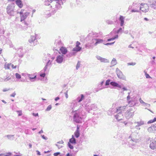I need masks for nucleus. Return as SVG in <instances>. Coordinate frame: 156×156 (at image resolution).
Returning <instances> with one entry per match:
<instances>
[{"label": "nucleus", "mask_w": 156, "mask_h": 156, "mask_svg": "<svg viewBox=\"0 0 156 156\" xmlns=\"http://www.w3.org/2000/svg\"><path fill=\"white\" fill-rule=\"evenodd\" d=\"M27 75V77H28L30 78V80L32 82H33L34 81V80L36 78V76L34 75H32V74H28L27 75Z\"/></svg>", "instance_id": "23"}, {"label": "nucleus", "mask_w": 156, "mask_h": 156, "mask_svg": "<svg viewBox=\"0 0 156 156\" xmlns=\"http://www.w3.org/2000/svg\"><path fill=\"white\" fill-rule=\"evenodd\" d=\"M130 93V92H129L128 93V95L127 97V99L128 102L129 101V100L130 99V96H129Z\"/></svg>", "instance_id": "54"}, {"label": "nucleus", "mask_w": 156, "mask_h": 156, "mask_svg": "<svg viewBox=\"0 0 156 156\" xmlns=\"http://www.w3.org/2000/svg\"><path fill=\"white\" fill-rule=\"evenodd\" d=\"M106 22L108 24H113V21L109 20H107Z\"/></svg>", "instance_id": "45"}, {"label": "nucleus", "mask_w": 156, "mask_h": 156, "mask_svg": "<svg viewBox=\"0 0 156 156\" xmlns=\"http://www.w3.org/2000/svg\"><path fill=\"white\" fill-rule=\"evenodd\" d=\"M16 94V93L15 92H14L10 95V96L14 97Z\"/></svg>", "instance_id": "62"}, {"label": "nucleus", "mask_w": 156, "mask_h": 156, "mask_svg": "<svg viewBox=\"0 0 156 156\" xmlns=\"http://www.w3.org/2000/svg\"><path fill=\"white\" fill-rule=\"evenodd\" d=\"M122 31V28H120L116 32V33L119 34V33L121 32Z\"/></svg>", "instance_id": "49"}, {"label": "nucleus", "mask_w": 156, "mask_h": 156, "mask_svg": "<svg viewBox=\"0 0 156 156\" xmlns=\"http://www.w3.org/2000/svg\"><path fill=\"white\" fill-rule=\"evenodd\" d=\"M76 144V140L74 138L73 135L72 136V137L69 139V141L68 142V146L71 149L73 148V146L71 144Z\"/></svg>", "instance_id": "8"}, {"label": "nucleus", "mask_w": 156, "mask_h": 156, "mask_svg": "<svg viewBox=\"0 0 156 156\" xmlns=\"http://www.w3.org/2000/svg\"><path fill=\"white\" fill-rule=\"evenodd\" d=\"M17 112L19 113L18 114V116H20L22 115V111L21 110H19V111H17Z\"/></svg>", "instance_id": "51"}, {"label": "nucleus", "mask_w": 156, "mask_h": 156, "mask_svg": "<svg viewBox=\"0 0 156 156\" xmlns=\"http://www.w3.org/2000/svg\"><path fill=\"white\" fill-rule=\"evenodd\" d=\"M144 124V122L141 121L139 122H135L134 123L135 125V128L138 130L140 129V128L139 127L143 125Z\"/></svg>", "instance_id": "16"}, {"label": "nucleus", "mask_w": 156, "mask_h": 156, "mask_svg": "<svg viewBox=\"0 0 156 156\" xmlns=\"http://www.w3.org/2000/svg\"><path fill=\"white\" fill-rule=\"evenodd\" d=\"M48 67L49 66H48L46 65L42 71L47 74L49 72V68Z\"/></svg>", "instance_id": "30"}, {"label": "nucleus", "mask_w": 156, "mask_h": 156, "mask_svg": "<svg viewBox=\"0 0 156 156\" xmlns=\"http://www.w3.org/2000/svg\"><path fill=\"white\" fill-rule=\"evenodd\" d=\"M46 74L47 73L44 72V73H41L40 74V76L41 77H44L45 76Z\"/></svg>", "instance_id": "44"}, {"label": "nucleus", "mask_w": 156, "mask_h": 156, "mask_svg": "<svg viewBox=\"0 0 156 156\" xmlns=\"http://www.w3.org/2000/svg\"><path fill=\"white\" fill-rule=\"evenodd\" d=\"M80 62L78 61L77 64L76 69L77 70L80 67Z\"/></svg>", "instance_id": "42"}, {"label": "nucleus", "mask_w": 156, "mask_h": 156, "mask_svg": "<svg viewBox=\"0 0 156 156\" xmlns=\"http://www.w3.org/2000/svg\"><path fill=\"white\" fill-rule=\"evenodd\" d=\"M139 12V10L138 9H132L131 10V12Z\"/></svg>", "instance_id": "56"}, {"label": "nucleus", "mask_w": 156, "mask_h": 156, "mask_svg": "<svg viewBox=\"0 0 156 156\" xmlns=\"http://www.w3.org/2000/svg\"><path fill=\"white\" fill-rule=\"evenodd\" d=\"M126 106H120L118 108H112L109 111L111 112L112 114H114L117 113V114L115 115V118L118 120H121L122 119V113L125 109H126Z\"/></svg>", "instance_id": "3"}, {"label": "nucleus", "mask_w": 156, "mask_h": 156, "mask_svg": "<svg viewBox=\"0 0 156 156\" xmlns=\"http://www.w3.org/2000/svg\"><path fill=\"white\" fill-rule=\"evenodd\" d=\"M63 3L62 1L61 0H55L53 1L51 5L50 6V7L51 8L52 7L53 4H55V8L57 9L61 8V5H62Z\"/></svg>", "instance_id": "7"}, {"label": "nucleus", "mask_w": 156, "mask_h": 156, "mask_svg": "<svg viewBox=\"0 0 156 156\" xmlns=\"http://www.w3.org/2000/svg\"><path fill=\"white\" fill-rule=\"evenodd\" d=\"M139 100L140 103L141 104H143V105L144 106V104L145 103V102H144L141 99V98H139Z\"/></svg>", "instance_id": "50"}, {"label": "nucleus", "mask_w": 156, "mask_h": 156, "mask_svg": "<svg viewBox=\"0 0 156 156\" xmlns=\"http://www.w3.org/2000/svg\"><path fill=\"white\" fill-rule=\"evenodd\" d=\"M11 64H5L4 65V68L5 69H9L10 66Z\"/></svg>", "instance_id": "37"}, {"label": "nucleus", "mask_w": 156, "mask_h": 156, "mask_svg": "<svg viewBox=\"0 0 156 156\" xmlns=\"http://www.w3.org/2000/svg\"><path fill=\"white\" fill-rule=\"evenodd\" d=\"M104 87H101V88L100 89H95L94 90V91H95V92H98V91H99V90H101L102 89H103V88H104Z\"/></svg>", "instance_id": "55"}, {"label": "nucleus", "mask_w": 156, "mask_h": 156, "mask_svg": "<svg viewBox=\"0 0 156 156\" xmlns=\"http://www.w3.org/2000/svg\"><path fill=\"white\" fill-rule=\"evenodd\" d=\"M148 131L150 133L156 132V125H152L147 129Z\"/></svg>", "instance_id": "20"}, {"label": "nucleus", "mask_w": 156, "mask_h": 156, "mask_svg": "<svg viewBox=\"0 0 156 156\" xmlns=\"http://www.w3.org/2000/svg\"><path fill=\"white\" fill-rule=\"evenodd\" d=\"M102 36V33H97L96 32H92L90 33L88 35L87 37L90 40L91 39V44H94V45L97 46L98 44L102 43L103 41L102 39L99 38Z\"/></svg>", "instance_id": "2"}, {"label": "nucleus", "mask_w": 156, "mask_h": 156, "mask_svg": "<svg viewBox=\"0 0 156 156\" xmlns=\"http://www.w3.org/2000/svg\"><path fill=\"white\" fill-rule=\"evenodd\" d=\"M29 41L31 45H35L38 43L36 37L35 36H31L29 40Z\"/></svg>", "instance_id": "10"}, {"label": "nucleus", "mask_w": 156, "mask_h": 156, "mask_svg": "<svg viewBox=\"0 0 156 156\" xmlns=\"http://www.w3.org/2000/svg\"><path fill=\"white\" fill-rule=\"evenodd\" d=\"M117 63L116 59L115 58H113L111 62V64L113 66L115 65Z\"/></svg>", "instance_id": "34"}, {"label": "nucleus", "mask_w": 156, "mask_h": 156, "mask_svg": "<svg viewBox=\"0 0 156 156\" xmlns=\"http://www.w3.org/2000/svg\"><path fill=\"white\" fill-rule=\"evenodd\" d=\"M90 102V99L88 98L86 99L82 102V105L83 107L85 108L86 110L90 112L91 110L94 111L96 110L97 107L94 104H92L90 105H88V104Z\"/></svg>", "instance_id": "4"}, {"label": "nucleus", "mask_w": 156, "mask_h": 156, "mask_svg": "<svg viewBox=\"0 0 156 156\" xmlns=\"http://www.w3.org/2000/svg\"><path fill=\"white\" fill-rule=\"evenodd\" d=\"M136 64L135 62H131V63H128V65H132V66H134Z\"/></svg>", "instance_id": "52"}, {"label": "nucleus", "mask_w": 156, "mask_h": 156, "mask_svg": "<svg viewBox=\"0 0 156 156\" xmlns=\"http://www.w3.org/2000/svg\"><path fill=\"white\" fill-rule=\"evenodd\" d=\"M86 99H85L84 96L83 94H81L80 96H78L77 98L74 99L77 101H78L79 103H81V102L83 101V102Z\"/></svg>", "instance_id": "17"}, {"label": "nucleus", "mask_w": 156, "mask_h": 156, "mask_svg": "<svg viewBox=\"0 0 156 156\" xmlns=\"http://www.w3.org/2000/svg\"><path fill=\"white\" fill-rule=\"evenodd\" d=\"M74 135L77 138H78L80 135V132H79V127H77V128L75 132H74Z\"/></svg>", "instance_id": "29"}, {"label": "nucleus", "mask_w": 156, "mask_h": 156, "mask_svg": "<svg viewBox=\"0 0 156 156\" xmlns=\"http://www.w3.org/2000/svg\"><path fill=\"white\" fill-rule=\"evenodd\" d=\"M60 154V152H58L54 153V156H58V155H59Z\"/></svg>", "instance_id": "58"}, {"label": "nucleus", "mask_w": 156, "mask_h": 156, "mask_svg": "<svg viewBox=\"0 0 156 156\" xmlns=\"http://www.w3.org/2000/svg\"><path fill=\"white\" fill-rule=\"evenodd\" d=\"M15 76L16 78L17 79H20L21 78V75L17 73L15 74Z\"/></svg>", "instance_id": "39"}, {"label": "nucleus", "mask_w": 156, "mask_h": 156, "mask_svg": "<svg viewBox=\"0 0 156 156\" xmlns=\"http://www.w3.org/2000/svg\"><path fill=\"white\" fill-rule=\"evenodd\" d=\"M116 72L118 78L122 80L125 79V76L123 75L122 72L118 68L116 69Z\"/></svg>", "instance_id": "12"}, {"label": "nucleus", "mask_w": 156, "mask_h": 156, "mask_svg": "<svg viewBox=\"0 0 156 156\" xmlns=\"http://www.w3.org/2000/svg\"><path fill=\"white\" fill-rule=\"evenodd\" d=\"M56 12V10L51 8L49 10H45L44 11V15L46 17H49L51 15H54Z\"/></svg>", "instance_id": "6"}, {"label": "nucleus", "mask_w": 156, "mask_h": 156, "mask_svg": "<svg viewBox=\"0 0 156 156\" xmlns=\"http://www.w3.org/2000/svg\"><path fill=\"white\" fill-rule=\"evenodd\" d=\"M60 50L61 52L63 55H65L67 52V50L66 48L62 47L60 48Z\"/></svg>", "instance_id": "28"}, {"label": "nucleus", "mask_w": 156, "mask_h": 156, "mask_svg": "<svg viewBox=\"0 0 156 156\" xmlns=\"http://www.w3.org/2000/svg\"><path fill=\"white\" fill-rule=\"evenodd\" d=\"M149 147L152 150L156 149V140L151 141Z\"/></svg>", "instance_id": "18"}, {"label": "nucleus", "mask_w": 156, "mask_h": 156, "mask_svg": "<svg viewBox=\"0 0 156 156\" xmlns=\"http://www.w3.org/2000/svg\"><path fill=\"white\" fill-rule=\"evenodd\" d=\"M148 2L149 5L151 8L156 9V0H146Z\"/></svg>", "instance_id": "13"}, {"label": "nucleus", "mask_w": 156, "mask_h": 156, "mask_svg": "<svg viewBox=\"0 0 156 156\" xmlns=\"http://www.w3.org/2000/svg\"><path fill=\"white\" fill-rule=\"evenodd\" d=\"M66 98H68V90H67V91L65 93H64Z\"/></svg>", "instance_id": "60"}, {"label": "nucleus", "mask_w": 156, "mask_h": 156, "mask_svg": "<svg viewBox=\"0 0 156 156\" xmlns=\"http://www.w3.org/2000/svg\"><path fill=\"white\" fill-rule=\"evenodd\" d=\"M115 42H113L112 43H108L106 44H104L106 45H112Z\"/></svg>", "instance_id": "48"}, {"label": "nucleus", "mask_w": 156, "mask_h": 156, "mask_svg": "<svg viewBox=\"0 0 156 156\" xmlns=\"http://www.w3.org/2000/svg\"><path fill=\"white\" fill-rule=\"evenodd\" d=\"M17 53L19 55V57H22L23 55V52L22 48H18L17 50Z\"/></svg>", "instance_id": "26"}, {"label": "nucleus", "mask_w": 156, "mask_h": 156, "mask_svg": "<svg viewBox=\"0 0 156 156\" xmlns=\"http://www.w3.org/2000/svg\"><path fill=\"white\" fill-rule=\"evenodd\" d=\"M118 35H115L114 36V37L112 38H111L108 39L107 40V41H113V40H115L116 39H117L118 38Z\"/></svg>", "instance_id": "35"}, {"label": "nucleus", "mask_w": 156, "mask_h": 156, "mask_svg": "<svg viewBox=\"0 0 156 156\" xmlns=\"http://www.w3.org/2000/svg\"><path fill=\"white\" fill-rule=\"evenodd\" d=\"M139 99L137 98L136 97L134 96L133 97L132 100L136 104H138V100Z\"/></svg>", "instance_id": "32"}, {"label": "nucleus", "mask_w": 156, "mask_h": 156, "mask_svg": "<svg viewBox=\"0 0 156 156\" xmlns=\"http://www.w3.org/2000/svg\"><path fill=\"white\" fill-rule=\"evenodd\" d=\"M134 115L133 111L132 110H128L125 112V116L127 119H129Z\"/></svg>", "instance_id": "14"}, {"label": "nucleus", "mask_w": 156, "mask_h": 156, "mask_svg": "<svg viewBox=\"0 0 156 156\" xmlns=\"http://www.w3.org/2000/svg\"><path fill=\"white\" fill-rule=\"evenodd\" d=\"M16 4L20 8H21L23 5L22 1L21 0H16L15 2Z\"/></svg>", "instance_id": "24"}, {"label": "nucleus", "mask_w": 156, "mask_h": 156, "mask_svg": "<svg viewBox=\"0 0 156 156\" xmlns=\"http://www.w3.org/2000/svg\"><path fill=\"white\" fill-rule=\"evenodd\" d=\"M52 108V106L51 105H49L47 107V108L46 109V111H49Z\"/></svg>", "instance_id": "40"}, {"label": "nucleus", "mask_w": 156, "mask_h": 156, "mask_svg": "<svg viewBox=\"0 0 156 156\" xmlns=\"http://www.w3.org/2000/svg\"><path fill=\"white\" fill-rule=\"evenodd\" d=\"M82 48L81 47H77L76 46L72 50L73 52L70 53L69 54L67 55V56L68 57H71L72 56L75 55L76 53L80 51L81 50Z\"/></svg>", "instance_id": "9"}, {"label": "nucleus", "mask_w": 156, "mask_h": 156, "mask_svg": "<svg viewBox=\"0 0 156 156\" xmlns=\"http://www.w3.org/2000/svg\"><path fill=\"white\" fill-rule=\"evenodd\" d=\"M51 62L52 61H51L50 60H49L48 61L46 65L49 66L51 64Z\"/></svg>", "instance_id": "43"}, {"label": "nucleus", "mask_w": 156, "mask_h": 156, "mask_svg": "<svg viewBox=\"0 0 156 156\" xmlns=\"http://www.w3.org/2000/svg\"><path fill=\"white\" fill-rule=\"evenodd\" d=\"M96 58L99 60H100L101 62H108L109 60L107 59L101 57L99 56H96Z\"/></svg>", "instance_id": "21"}, {"label": "nucleus", "mask_w": 156, "mask_h": 156, "mask_svg": "<svg viewBox=\"0 0 156 156\" xmlns=\"http://www.w3.org/2000/svg\"><path fill=\"white\" fill-rule=\"evenodd\" d=\"M80 43L78 41H77L76 43V46L77 47H80L79 46L80 45Z\"/></svg>", "instance_id": "53"}, {"label": "nucleus", "mask_w": 156, "mask_h": 156, "mask_svg": "<svg viewBox=\"0 0 156 156\" xmlns=\"http://www.w3.org/2000/svg\"><path fill=\"white\" fill-rule=\"evenodd\" d=\"M15 6L13 4L9 5L6 8L7 12V14L10 16H14L15 14L14 11Z\"/></svg>", "instance_id": "5"}, {"label": "nucleus", "mask_w": 156, "mask_h": 156, "mask_svg": "<svg viewBox=\"0 0 156 156\" xmlns=\"http://www.w3.org/2000/svg\"><path fill=\"white\" fill-rule=\"evenodd\" d=\"M110 80H107L105 82V85L106 86L108 85L109 84H110Z\"/></svg>", "instance_id": "46"}, {"label": "nucleus", "mask_w": 156, "mask_h": 156, "mask_svg": "<svg viewBox=\"0 0 156 156\" xmlns=\"http://www.w3.org/2000/svg\"><path fill=\"white\" fill-rule=\"evenodd\" d=\"M11 154V153H8L6 154H0V156H10Z\"/></svg>", "instance_id": "41"}, {"label": "nucleus", "mask_w": 156, "mask_h": 156, "mask_svg": "<svg viewBox=\"0 0 156 156\" xmlns=\"http://www.w3.org/2000/svg\"><path fill=\"white\" fill-rule=\"evenodd\" d=\"M155 121H156V118H154L153 119L151 120L148 121L147 122V123H151Z\"/></svg>", "instance_id": "38"}, {"label": "nucleus", "mask_w": 156, "mask_h": 156, "mask_svg": "<svg viewBox=\"0 0 156 156\" xmlns=\"http://www.w3.org/2000/svg\"><path fill=\"white\" fill-rule=\"evenodd\" d=\"M11 79V77H9V76L7 77L6 78H5L4 80L5 81H7Z\"/></svg>", "instance_id": "47"}, {"label": "nucleus", "mask_w": 156, "mask_h": 156, "mask_svg": "<svg viewBox=\"0 0 156 156\" xmlns=\"http://www.w3.org/2000/svg\"><path fill=\"white\" fill-rule=\"evenodd\" d=\"M14 135H9L6 136L8 139L10 140H13L14 139Z\"/></svg>", "instance_id": "36"}, {"label": "nucleus", "mask_w": 156, "mask_h": 156, "mask_svg": "<svg viewBox=\"0 0 156 156\" xmlns=\"http://www.w3.org/2000/svg\"><path fill=\"white\" fill-rule=\"evenodd\" d=\"M140 5V10L144 12H146L148 11L149 6L147 4L141 3Z\"/></svg>", "instance_id": "11"}, {"label": "nucleus", "mask_w": 156, "mask_h": 156, "mask_svg": "<svg viewBox=\"0 0 156 156\" xmlns=\"http://www.w3.org/2000/svg\"><path fill=\"white\" fill-rule=\"evenodd\" d=\"M129 106L130 107L133 106L135 105H137L135 102H134L132 100L129 101Z\"/></svg>", "instance_id": "33"}, {"label": "nucleus", "mask_w": 156, "mask_h": 156, "mask_svg": "<svg viewBox=\"0 0 156 156\" xmlns=\"http://www.w3.org/2000/svg\"><path fill=\"white\" fill-rule=\"evenodd\" d=\"M53 1L52 0H45L44 2V5H49L50 3H52Z\"/></svg>", "instance_id": "31"}, {"label": "nucleus", "mask_w": 156, "mask_h": 156, "mask_svg": "<svg viewBox=\"0 0 156 156\" xmlns=\"http://www.w3.org/2000/svg\"><path fill=\"white\" fill-rule=\"evenodd\" d=\"M41 136L42 138L44 139L45 140H47L48 139V138L45 136L44 135H41Z\"/></svg>", "instance_id": "59"}, {"label": "nucleus", "mask_w": 156, "mask_h": 156, "mask_svg": "<svg viewBox=\"0 0 156 156\" xmlns=\"http://www.w3.org/2000/svg\"><path fill=\"white\" fill-rule=\"evenodd\" d=\"M144 106H147V107H150V105L149 104H147V103H145L144 104Z\"/></svg>", "instance_id": "61"}, {"label": "nucleus", "mask_w": 156, "mask_h": 156, "mask_svg": "<svg viewBox=\"0 0 156 156\" xmlns=\"http://www.w3.org/2000/svg\"><path fill=\"white\" fill-rule=\"evenodd\" d=\"M32 115L34 116L35 117L36 116H38V113H33Z\"/></svg>", "instance_id": "63"}, {"label": "nucleus", "mask_w": 156, "mask_h": 156, "mask_svg": "<svg viewBox=\"0 0 156 156\" xmlns=\"http://www.w3.org/2000/svg\"><path fill=\"white\" fill-rule=\"evenodd\" d=\"M23 11H24V10L21 9L20 12H19L21 16V15H22L23 14ZM17 13H19V12H17Z\"/></svg>", "instance_id": "57"}, {"label": "nucleus", "mask_w": 156, "mask_h": 156, "mask_svg": "<svg viewBox=\"0 0 156 156\" xmlns=\"http://www.w3.org/2000/svg\"><path fill=\"white\" fill-rule=\"evenodd\" d=\"M110 84L114 87H118L120 88H122L121 85L115 82H111L110 83Z\"/></svg>", "instance_id": "25"}, {"label": "nucleus", "mask_w": 156, "mask_h": 156, "mask_svg": "<svg viewBox=\"0 0 156 156\" xmlns=\"http://www.w3.org/2000/svg\"><path fill=\"white\" fill-rule=\"evenodd\" d=\"M134 134L133 133H132L129 136V138H131V140L130 141L131 142L129 143V147H131L132 148H133V146H134V143H132V142L134 141L135 140V136H134Z\"/></svg>", "instance_id": "15"}, {"label": "nucleus", "mask_w": 156, "mask_h": 156, "mask_svg": "<svg viewBox=\"0 0 156 156\" xmlns=\"http://www.w3.org/2000/svg\"><path fill=\"white\" fill-rule=\"evenodd\" d=\"M63 55H58L56 58L55 61L58 63H61L63 60Z\"/></svg>", "instance_id": "19"}, {"label": "nucleus", "mask_w": 156, "mask_h": 156, "mask_svg": "<svg viewBox=\"0 0 156 156\" xmlns=\"http://www.w3.org/2000/svg\"><path fill=\"white\" fill-rule=\"evenodd\" d=\"M145 76H146V77L147 78H151V77L149 76V75L147 73H146Z\"/></svg>", "instance_id": "64"}, {"label": "nucleus", "mask_w": 156, "mask_h": 156, "mask_svg": "<svg viewBox=\"0 0 156 156\" xmlns=\"http://www.w3.org/2000/svg\"><path fill=\"white\" fill-rule=\"evenodd\" d=\"M30 13V12H27L21 15V21L22 22L24 21L27 18V16L29 15Z\"/></svg>", "instance_id": "22"}, {"label": "nucleus", "mask_w": 156, "mask_h": 156, "mask_svg": "<svg viewBox=\"0 0 156 156\" xmlns=\"http://www.w3.org/2000/svg\"><path fill=\"white\" fill-rule=\"evenodd\" d=\"M125 18L122 16H120L119 18V20L120 22V25L121 27H122L124 25V20Z\"/></svg>", "instance_id": "27"}, {"label": "nucleus", "mask_w": 156, "mask_h": 156, "mask_svg": "<svg viewBox=\"0 0 156 156\" xmlns=\"http://www.w3.org/2000/svg\"><path fill=\"white\" fill-rule=\"evenodd\" d=\"M82 104L74 99L71 103V107L73 109L72 113L73 121L76 123H81L82 120L86 117V113L82 108Z\"/></svg>", "instance_id": "1"}]
</instances>
